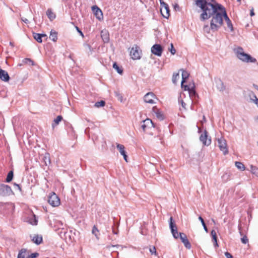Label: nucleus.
I'll list each match as a JSON object with an SVG mask.
<instances>
[{
    "mask_svg": "<svg viewBox=\"0 0 258 258\" xmlns=\"http://www.w3.org/2000/svg\"><path fill=\"white\" fill-rule=\"evenodd\" d=\"M196 5L201 8L203 13L201 15V20L204 21L211 17L219 10L222 12L224 8L213 0H197Z\"/></svg>",
    "mask_w": 258,
    "mask_h": 258,
    "instance_id": "nucleus-1",
    "label": "nucleus"
},
{
    "mask_svg": "<svg viewBox=\"0 0 258 258\" xmlns=\"http://www.w3.org/2000/svg\"><path fill=\"white\" fill-rule=\"evenodd\" d=\"M210 28L213 32L217 31L223 25V14L221 10H219L211 16Z\"/></svg>",
    "mask_w": 258,
    "mask_h": 258,
    "instance_id": "nucleus-2",
    "label": "nucleus"
},
{
    "mask_svg": "<svg viewBox=\"0 0 258 258\" xmlns=\"http://www.w3.org/2000/svg\"><path fill=\"white\" fill-rule=\"evenodd\" d=\"M236 56L241 61L246 62H255L256 60L250 55L245 53L241 47H238L234 49Z\"/></svg>",
    "mask_w": 258,
    "mask_h": 258,
    "instance_id": "nucleus-3",
    "label": "nucleus"
},
{
    "mask_svg": "<svg viewBox=\"0 0 258 258\" xmlns=\"http://www.w3.org/2000/svg\"><path fill=\"white\" fill-rule=\"evenodd\" d=\"M217 146L219 148L220 151H221L224 155H226L228 153V149L227 147V142L226 140L221 137L217 139Z\"/></svg>",
    "mask_w": 258,
    "mask_h": 258,
    "instance_id": "nucleus-4",
    "label": "nucleus"
},
{
    "mask_svg": "<svg viewBox=\"0 0 258 258\" xmlns=\"http://www.w3.org/2000/svg\"><path fill=\"white\" fill-rule=\"evenodd\" d=\"M141 50L136 45L134 46L130 51V55L132 58L134 60L140 59L141 57Z\"/></svg>",
    "mask_w": 258,
    "mask_h": 258,
    "instance_id": "nucleus-5",
    "label": "nucleus"
},
{
    "mask_svg": "<svg viewBox=\"0 0 258 258\" xmlns=\"http://www.w3.org/2000/svg\"><path fill=\"white\" fill-rule=\"evenodd\" d=\"M48 202L52 207H57L60 204V200L54 192H51L49 195Z\"/></svg>",
    "mask_w": 258,
    "mask_h": 258,
    "instance_id": "nucleus-6",
    "label": "nucleus"
},
{
    "mask_svg": "<svg viewBox=\"0 0 258 258\" xmlns=\"http://www.w3.org/2000/svg\"><path fill=\"white\" fill-rule=\"evenodd\" d=\"M161 9L160 12L163 17L168 18L170 16V10L168 5L162 0H160Z\"/></svg>",
    "mask_w": 258,
    "mask_h": 258,
    "instance_id": "nucleus-7",
    "label": "nucleus"
},
{
    "mask_svg": "<svg viewBox=\"0 0 258 258\" xmlns=\"http://www.w3.org/2000/svg\"><path fill=\"white\" fill-rule=\"evenodd\" d=\"M13 194L11 187L6 184L0 185V195L3 197L10 196Z\"/></svg>",
    "mask_w": 258,
    "mask_h": 258,
    "instance_id": "nucleus-8",
    "label": "nucleus"
},
{
    "mask_svg": "<svg viewBox=\"0 0 258 258\" xmlns=\"http://www.w3.org/2000/svg\"><path fill=\"white\" fill-rule=\"evenodd\" d=\"M154 127L153 121L149 118L146 119L141 123V128L144 132H146L147 130Z\"/></svg>",
    "mask_w": 258,
    "mask_h": 258,
    "instance_id": "nucleus-9",
    "label": "nucleus"
},
{
    "mask_svg": "<svg viewBox=\"0 0 258 258\" xmlns=\"http://www.w3.org/2000/svg\"><path fill=\"white\" fill-rule=\"evenodd\" d=\"M170 228L171 229L172 234L173 236L175 238L177 239L179 237V233L178 232L177 227L175 224L174 223L173 221V218L172 217L170 218V223H169Z\"/></svg>",
    "mask_w": 258,
    "mask_h": 258,
    "instance_id": "nucleus-10",
    "label": "nucleus"
},
{
    "mask_svg": "<svg viewBox=\"0 0 258 258\" xmlns=\"http://www.w3.org/2000/svg\"><path fill=\"white\" fill-rule=\"evenodd\" d=\"M200 140L205 146H208L211 143V139H208V132L206 130H205L204 133L201 135Z\"/></svg>",
    "mask_w": 258,
    "mask_h": 258,
    "instance_id": "nucleus-11",
    "label": "nucleus"
},
{
    "mask_svg": "<svg viewBox=\"0 0 258 258\" xmlns=\"http://www.w3.org/2000/svg\"><path fill=\"white\" fill-rule=\"evenodd\" d=\"M151 52L153 54L160 56L163 52V48L161 45L156 44L151 47Z\"/></svg>",
    "mask_w": 258,
    "mask_h": 258,
    "instance_id": "nucleus-12",
    "label": "nucleus"
},
{
    "mask_svg": "<svg viewBox=\"0 0 258 258\" xmlns=\"http://www.w3.org/2000/svg\"><path fill=\"white\" fill-rule=\"evenodd\" d=\"M155 99H157L155 95L152 92L147 93L144 96V101L150 104L155 103Z\"/></svg>",
    "mask_w": 258,
    "mask_h": 258,
    "instance_id": "nucleus-13",
    "label": "nucleus"
},
{
    "mask_svg": "<svg viewBox=\"0 0 258 258\" xmlns=\"http://www.w3.org/2000/svg\"><path fill=\"white\" fill-rule=\"evenodd\" d=\"M188 94H189V98H187V100L189 104H190V108L191 109L193 110V106H192V102H193V99H195L196 97L197 96V94L196 92V91L193 88H191L190 90L188 91Z\"/></svg>",
    "mask_w": 258,
    "mask_h": 258,
    "instance_id": "nucleus-14",
    "label": "nucleus"
},
{
    "mask_svg": "<svg viewBox=\"0 0 258 258\" xmlns=\"http://www.w3.org/2000/svg\"><path fill=\"white\" fill-rule=\"evenodd\" d=\"M179 238L186 248L190 249L191 248V244L184 233H179Z\"/></svg>",
    "mask_w": 258,
    "mask_h": 258,
    "instance_id": "nucleus-15",
    "label": "nucleus"
},
{
    "mask_svg": "<svg viewBox=\"0 0 258 258\" xmlns=\"http://www.w3.org/2000/svg\"><path fill=\"white\" fill-rule=\"evenodd\" d=\"M222 13L223 14V17L226 22L227 27L230 29L231 31H232L233 30V25H232L231 20H230V19L229 18V17H228V16L227 15V13L226 12L225 9L224 10H223Z\"/></svg>",
    "mask_w": 258,
    "mask_h": 258,
    "instance_id": "nucleus-16",
    "label": "nucleus"
},
{
    "mask_svg": "<svg viewBox=\"0 0 258 258\" xmlns=\"http://www.w3.org/2000/svg\"><path fill=\"white\" fill-rule=\"evenodd\" d=\"M92 9L96 17L98 19H101L102 18V13L101 10L96 6H94L92 7Z\"/></svg>",
    "mask_w": 258,
    "mask_h": 258,
    "instance_id": "nucleus-17",
    "label": "nucleus"
},
{
    "mask_svg": "<svg viewBox=\"0 0 258 258\" xmlns=\"http://www.w3.org/2000/svg\"><path fill=\"white\" fill-rule=\"evenodd\" d=\"M0 79L3 81L7 82L10 80V77L6 71L0 69Z\"/></svg>",
    "mask_w": 258,
    "mask_h": 258,
    "instance_id": "nucleus-18",
    "label": "nucleus"
},
{
    "mask_svg": "<svg viewBox=\"0 0 258 258\" xmlns=\"http://www.w3.org/2000/svg\"><path fill=\"white\" fill-rule=\"evenodd\" d=\"M216 87L220 92H223L225 90V86L221 79H218L216 81Z\"/></svg>",
    "mask_w": 258,
    "mask_h": 258,
    "instance_id": "nucleus-19",
    "label": "nucleus"
},
{
    "mask_svg": "<svg viewBox=\"0 0 258 258\" xmlns=\"http://www.w3.org/2000/svg\"><path fill=\"white\" fill-rule=\"evenodd\" d=\"M17 258H28V250L25 248L21 249L19 252Z\"/></svg>",
    "mask_w": 258,
    "mask_h": 258,
    "instance_id": "nucleus-20",
    "label": "nucleus"
},
{
    "mask_svg": "<svg viewBox=\"0 0 258 258\" xmlns=\"http://www.w3.org/2000/svg\"><path fill=\"white\" fill-rule=\"evenodd\" d=\"M153 111L155 113L156 117L158 119L160 120L164 119L163 114L156 106L153 108Z\"/></svg>",
    "mask_w": 258,
    "mask_h": 258,
    "instance_id": "nucleus-21",
    "label": "nucleus"
},
{
    "mask_svg": "<svg viewBox=\"0 0 258 258\" xmlns=\"http://www.w3.org/2000/svg\"><path fill=\"white\" fill-rule=\"evenodd\" d=\"M32 240L35 244L39 245L42 241V236L40 235H35L33 236Z\"/></svg>",
    "mask_w": 258,
    "mask_h": 258,
    "instance_id": "nucleus-22",
    "label": "nucleus"
},
{
    "mask_svg": "<svg viewBox=\"0 0 258 258\" xmlns=\"http://www.w3.org/2000/svg\"><path fill=\"white\" fill-rule=\"evenodd\" d=\"M101 36L103 41L105 43H107L109 41V37L108 32L106 31H102L101 32Z\"/></svg>",
    "mask_w": 258,
    "mask_h": 258,
    "instance_id": "nucleus-23",
    "label": "nucleus"
},
{
    "mask_svg": "<svg viewBox=\"0 0 258 258\" xmlns=\"http://www.w3.org/2000/svg\"><path fill=\"white\" fill-rule=\"evenodd\" d=\"M182 72V81L181 83V87H183V83L186 81V80L189 77V73L184 70H181Z\"/></svg>",
    "mask_w": 258,
    "mask_h": 258,
    "instance_id": "nucleus-24",
    "label": "nucleus"
},
{
    "mask_svg": "<svg viewBox=\"0 0 258 258\" xmlns=\"http://www.w3.org/2000/svg\"><path fill=\"white\" fill-rule=\"evenodd\" d=\"M249 97L250 98V100L252 102L255 103L256 105L258 104V99L253 92H251L249 93Z\"/></svg>",
    "mask_w": 258,
    "mask_h": 258,
    "instance_id": "nucleus-25",
    "label": "nucleus"
},
{
    "mask_svg": "<svg viewBox=\"0 0 258 258\" xmlns=\"http://www.w3.org/2000/svg\"><path fill=\"white\" fill-rule=\"evenodd\" d=\"M116 148L118 150L119 153L121 155L124 154L126 153L124 149V146L123 145L116 144Z\"/></svg>",
    "mask_w": 258,
    "mask_h": 258,
    "instance_id": "nucleus-26",
    "label": "nucleus"
},
{
    "mask_svg": "<svg viewBox=\"0 0 258 258\" xmlns=\"http://www.w3.org/2000/svg\"><path fill=\"white\" fill-rule=\"evenodd\" d=\"M46 15L50 21L53 20L55 18V15L50 9H48L46 11Z\"/></svg>",
    "mask_w": 258,
    "mask_h": 258,
    "instance_id": "nucleus-27",
    "label": "nucleus"
},
{
    "mask_svg": "<svg viewBox=\"0 0 258 258\" xmlns=\"http://www.w3.org/2000/svg\"><path fill=\"white\" fill-rule=\"evenodd\" d=\"M49 38L54 42L56 41L57 39V33L55 31H53L51 30L50 32Z\"/></svg>",
    "mask_w": 258,
    "mask_h": 258,
    "instance_id": "nucleus-28",
    "label": "nucleus"
},
{
    "mask_svg": "<svg viewBox=\"0 0 258 258\" xmlns=\"http://www.w3.org/2000/svg\"><path fill=\"white\" fill-rule=\"evenodd\" d=\"M235 166L240 170L244 171L245 169V167L243 164L240 162L236 161L235 162Z\"/></svg>",
    "mask_w": 258,
    "mask_h": 258,
    "instance_id": "nucleus-29",
    "label": "nucleus"
},
{
    "mask_svg": "<svg viewBox=\"0 0 258 258\" xmlns=\"http://www.w3.org/2000/svg\"><path fill=\"white\" fill-rule=\"evenodd\" d=\"M28 222L32 225H36L37 224L38 221L36 219L35 215L33 214L32 217L29 218Z\"/></svg>",
    "mask_w": 258,
    "mask_h": 258,
    "instance_id": "nucleus-30",
    "label": "nucleus"
},
{
    "mask_svg": "<svg viewBox=\"0 0 258 258\" xmlns=\"http://www.w3.org/2000/svg\"><path fill=\"white\" fill-rule=\"evenodd\" d=\"M34 38L39 43H41L42 41V35L41 34L34 33H33Z\"/></svg>",
    "mask_w": 258,
    "mask_h": 258,
    "instance_id": "nucleus-31",
    "label": "nucleus"
},
{
    "mask_svg": "<svg viewBox=\"0 0 258 258\" xmlns=\"http://www.w3.org/2000/svg\"><path fill=\"white\" fill-rule=\"evenodd\" d=\"M62 119V117L61 115L57 116L56 118L54 119V123L52 124V127L54 128L55 126L57 125Z\"/></svg>",
    "mask_w": 258,
    "mask_h": 258,
    "instance_id": "nucleus-32",
    "label": "nucleus"
},
{
    "mask_svg": "<svg viewBox=\"0 0 258 258\" xmlns=\"http://www.w3.org/2000/svg\"><path fill=\"white\" fill-rule=\"evenodd\" d=\"M239 230L240 231H239L240 234L241 235V236H242V237L241 238V241L242 243H243V244H246L248 242V239L247 236L245 235L243 236V234L242 233V232L240 231V229L239 228Z\"/></svg>",
    "mask_w": 258,
    "mask_h": 258,
    "instance_id": "nucleus-33",
    "label": "nucleus"
},
{
    "mask_svg": "<svg viewBox=\"0 0 258 258\" xmlns=\"http://www.w3.org/2000/svg\"><path fill=\"white\" fill-rule=\"evenodd\" d=\"M113 68L117 71V72L119 74H122L123 71L121 68H120L116 62H114L113 64Z\"/></svg>",
    "mask_w": 258,
    "mask_h": 258,
    "instance_id": "nucleus-34",
    "label": "nucleus"
},
{
    "mask_svg": "<svg viewBox=\"0 0 258 258\" xmlns=\"http://www.w3.org/2000/svg\"><path fill=\"white\" fill-rule=\"evenodd\" d=\"M211 235L212 236L213 239L215 241V246H218L217 243V235H216V232L214 230H212L211 232Z\"/></svg>",
    "mask_w": 258,
    "mask_h": 258,
    "instance_id": "nucleus-35",
    "label": "nucleus"
},
{
    "mask_svg": "<svg viewBox=\"0 0 258 258\" xmlns=\"http://www.w3.org/2000/svg\"><path fill=\"white\" fill-rule=\"evenodd\" d=\"M13 171H10L7 175V177L6 178V182H10V181H12V180L13 179Z\"/></svg>",
    "mask_w": 258,
    "mask_h": 258,
    "instance_id": "nucleus-36",
    "label": "nucleus"
},
{
    "mask_svg": "<svg viewBox=\"0 0 258 258\" xmlns=\"http://www.w3.org/2000/svg\"><path fill=\"white\" fill-rule=\"evenodd\" d=\"M179 78V73H174L172 76V81L174 84H175Z\"/></svg>",
    "mask_w": 258,
    "mask_h": 258,
    "instance_id": "nucleus-37",
    "label": "nucleus"
},
{
    "mask_svg": "<svg viewBox=\"0 0 258 258\" xmlns=\"http://www.w3.org/2000/svg\"><path fill=\"white\" fill-rule=\"evenodd\" d=\"M92 232L93 234L95 235V236L96 237V238L97 239H99V237L98 236V233H99V230H98L97 228L95 226H93V227L92 228Z\"/></svg>",
    "mask_w": 258,
    "mask_h": 258,
    "instance_id": "nucleus-38",
    "label": "nucleus"
},
{
    "mask_svg": "<svg viewBox=\"0 0 258 258\" xmlns=\"http://www.w3.org/2000/svg\"><path fill=\"white\" fill-rule=\"evenodd\" d=\"M250 171L253 173L257 175L258 174V168L253 165H250Z\"/></svg>",
    "mask_w": 258,
    "mask_h": 258,
    "instance_id": "nucleus-39",
    "label": "nucleus"
},
{
    "mask_svg": "<svg viewBox=\"0 0 258 258\" xmlns=\"http://www.w3.org/2000/svg\"><path fill=\"white\" fill-rule=\"evenodd\" d=\"M199 220L201 221V222L202 223V224L203 226L204 229L205 230V231L206 232H208V228H207V226L206 225V224H205V223L204 222V220L203 219V218L201 216H200V217H199Z\"/></svg>",
    "mask_w": 258,
    "mask_h": 258,
    "instance_id": "nucleus-40",
    "label": "nucleus"
},
{
    "mask_svg": "<svg viewBox=\"0 0 258 258\" xmlns=\"http://www.w3.org/2000/svg\"><path fill=\"white\" fill-rule=\"evenodd\" d=\"M178 101L179 102H181V105L182 106V107L184 109H185V106H186V105L187 104H190L187 100V98H186V99H185V101L183 100H180V98H178Z\"/></svg>",
    "mask_w": 258,
    "mask_h": 258,
    "instance_id": "nucleus-41",
    "label": "nucleus"
},
{
    "mask_svg": "<svg viewBox=\"0 0 258 258\" xmlns=\"http://www.w3.org/2000/svg\"><path fill=\"white\" fill-rule=\"evenodd\" d=\"M105 101L101 100L95 103V106L96 107H100L105 105Z\"/></svg>",
    "mask_w": 258,
    "mask_h": 258,
    "instance_id": "nucleus-42",
    "label": "nucleus"
},
{
    "mask_svg": "<svg viewBox=\"0 0 258 258\" xmlns=\"http://www.w3.org/2000/svg\"><path fill=\"white\" fill-rule=\"evenodd\" d=\"M38 255L39 254L37 252L30 254L29 251H28V258H36Z\"/></svg>",
    "mask_w": 258,
    "mask_h": 258,
    "instance_id": "nucleus-43",
    "label": "nucleus"
},
{
    "mask_svg": "<svg viewBox=\"0 0 258 258\" xmlns=\"http://www.w3.org/2000/svg\"><path fill=\"white\" fill-rule=\"evenodd\" d=\"M24 62H25L26 63H28L29 65H32V66L34 65L33 61L30 58H25L24 60Z\"/></svg>",
    "mask_w": 258,
    "mask_h": 258,
    "instance_id": "nucleus-44",
    "label": "nucleus"
},
{
    "mask_svg": "<svg viewBox=\"0 0 258 258\" xmlns=\"http://www.w3.org/2000/svg\"><path fill=\"white\" fill-rule=\"evenodd\" d=\"M149 250L152 254L157 255L156 249L155 246L151 247Z\"/></svg>",
    "mask_w": 258,
    "mask_h": 258,
    "instance_id": "nucleus-45",
    "label": "nucleus"
},
{
    "mask_svg": "<svg viewBox=\"0 0 258 258\" xmlns=\"http://www.w3.org/2000/svg\"><path fill=\"white\" fill-rule=\"evenodd\" d=\"M169 51L172 54H174L176 52V50L174 48L173 45L172 43L170 44V48H169Z\"/></svg>",
    "mask_w": 258,
    "mask_h": 258,
    "instance_id": "nucleus-46",
    "label": "nucleus"
},
{
    "mask_svg": "<svg viewBox=\"0 0 258 258\" xmlns=\"http://www.w3.org/2000/svg\"><path fill=\"white\" fill-rule=\"evenodd\" d=\"M44 160L45 164L46 165H47V162H48L49 164L50 163V159H49V158L48 157H47L46 156H45L44 157Z\"/></svg>",
    "mask_w": 258,
    "mask_h": 258,
    "instance_id": "nucleus-47",
    "label": "nucleus"
},
{
    "mask_svg": "<svg viewBox=\"0 0 258 258\" xmlns=\"http://www.w3.org/2000/svg\"><path fill=\"white\" fill-rule=\"evenodd\" d=\"M115 93L116 96H117L118 97V99L119 100H120V101H122V97L121 96V95L118 92H115Z\"/></svg>",
    "mask_w": 258,
    "mask_h": 258,
    "instance_id": "nucleus-48",
    "label": "nucleus"
},
{
    "mask_svg": "<svg viewBox=\"0 0 258 258\" xmlns=\"http://www.w3.org/2000/svg\"><path fill=\"white\" fill-rule=\"evenodd\" d=\"M225 255L227 258H233L232 255L228 252H226Z\"/></svg>",
    "mask_w": 258,
    "mask_h": 258,
    "instance_id": "nucleus-49",
    "label": "nucleus"
},
{
    "mask_svg": "<svg viewBox=\"0 0 258 258\" xmlns=\"http://www.w3.org/2000/svg\"><path fill=\"white\" fill-rule=\"evenodd\" d=\"M58 227L59 228L63 229V223L61 221L58 222Z\"/></svg>",
    "mask_w": 258,
    "mask_h": 258,
    "instance_id": "nucleus-50",
    "label": "nucleus"
},
{
    "mask_svg": "<svg viewBox=\"0 0 258 258\" xmlns=\"http://www.w3.org/2000/svg\"><path fill=\"white\" fill-rule=\"evenodd\" d=\"M182 88H184V90H185V91H189V90H190L191 89V88H190L187 85H183V87H182Z\"/></svg>",
    "mask_w": 258,
    "mask_h": 258,
    "instance_id": "nucleus-51",
    "label": "nucleus"
},
{
    "mask_svg": "<svg viewBox=\"0 0 258 258\" xmlns=\"http://www.w3.org/2000/svg\"><path fill=\"white\" fill-rule=\"evenodd\" d=\"M21 20L23 22H24V23H25L26 24H28L29 23L28 20L26 18H21Z\"/></svg>",
    "mask_w": 258,
    "mask_h": 258,
    "instance_id": "nucleus-52",
    "label": "nucleus"
},
{
    "mask_svg": "<svg viewBox=\"0 0 258 258\" xmlns=\"http://www.w3.org/2000/svg\"><path fill=\"white\" fill-rule=\"evenodd\" d=\"M112 233L113 234H117L118 233V230H117V231L115 230L114 226H112Z\"/></svg>",
    "mask_w": 258,
    "mask_h": 258,
    "instance_id": "nucleus-53",
    "label": "nucleus"
},
{
    "mask_svg": "<svg viewBox=\"0 0 258 258\" xmlns=\"http://www.w3.org/2000/svg\"><path fill=\"white\" fill-rule=\"evenodd\" d=\"M14 184L15 186H16L18 188L19 190L21 191V188L20 185H19L16 183H15Z\"/></svg>",
    "mask_w": 258,
    "mask_h": 258,
    "instance_id": "nucleus-54",
    "label": "nucleus"
},
{
    "mask_svg": "<svg viewBox=\"0 0 258 258\" xmlns=\"http://www.w3.org/2000/svg\"><path fill=\"white\" fill-rule=\"evenodd\" d=\"M174 8L175 10H176V11L179 10V7L177 4H176L175 5H174Z\"/></svg>",
    "mask_w": 258,
    "mask_h": 258,
    "instance_id": "nucleus-55",
    "label": "nucleus"
},
{
    "mask_svg": "<svg viewBox=\"0 0 258 258\" xmlns=\"http://www.w3.org/2000/svg\"><path fill=\"white\" fill-rule=\"evenodd\" d=\"M123 157V158L124 159V160L126 161V162H127V155L126 154V153H124V154L122 155Z\"/></svg>",
    "mask_w": 258,
    "mask_h": 258,
    "instance_id": "nucleus-56",
    "label": "nucleus"
},
{
    "mask_svg": "<svg viewBox=\"0 0 258 258\" xmlns=\"http://www.w3.org/2000/svg\"><path fill=\"white\" fill-rule=\"evenodd\" d=\"M250 16H253L254 15V13L253 12V10L250 11Z\"/></svg>",
    "mask_w": 258,
    "mask_h": 258,
    "instance_id": "nucleus-57",
    "label": "nucleus"
},
{
    "mask_svg": "<svg viewBox=\"0 0 258 258\" xmlns=\"http://www.w3.org/2000/svg\"><path fill=\"white\" fill-rule=\"evenodd\" d=\"M84 45L88 48L89 49H91V46L88 44H85Z\"/></svg>",
    "mask_w": 258,
    "mask_h": 258,
    "instance_id": "nucleus-58",
    "label": "nucleus"
},
{
    "mask_svg": "<svg viewBox=\"0 0 258 258\" xmlns=\"http://www.w3.org/2000/svg\"><path fill=\"white\" fill-rule=\"evenodd\" d=\"M253 87L256 90L258 91V85L254 84Z\"/></svg>",
    "mask_w": 258,
    "mask_h": 258,
    "instance_id": "nucleus-59",
    "label": "nucleus"
},
{
    "mask_svg": "<svg viewBox=\"0 0 258 258\" xmlns=\"http://www.w3.org/2000/svg\"><path fill=\"white\" fill-rule=\"evenodd\" d=\"M206 119L205 116L204 115L203 116V120L201 122L203 123V122H206Z\"/></svg>",
    "mask_w": 258,
    "mask_h": 258,
    "instance_id": "nucleus-60",
    "label": "nucleus"
},
{
    "mask_svg": "<svg viewBox=\"0 0 258 258\" xmlns=\"http://www.w3.org/2000/svg\"><path fill=\"white\" fill-rule=\"evenodd\" d=\"M41 35H42V37H46L47 36L46 35L44 34H41Z\"/></svg>",
    "mask_w": 258,
    "mask_h": 258,
    "instance_id": "nucleus-61",
    "label": "nucleus"
},
{
    "mask_svg": "<svg viewBox=\"0 0 258 258\" xmlns=\"http://www.w3.org/2000/svg\"><path fill=\"white\" fill-rule=\"evenodd\" d=\"M77 29L79 30L78 28H77ZM78 32H79V33H80V34H81V35L83 36V34L81 31L78 30Z\"/></svg>",
    "mask_w": 258,
    "mask_h": 258,
    "instance_id": "nucleus-62",
    "label": "nucleus"
},
{
    "mask_svg": "<svg viewBox=\"0 0 258 258\" xmlns=\"http://www.w3.org/2000/svg\"><path fill=\"white\" fill-rule=\"evenodd\" d=\"M77 29L79 30L78 28H77ZM78 32H79V33H80V34H81V35L83 36V34L81 31L78 30Z\"/></svg>",
    "mask_w": 258,
    "mask_h": 258,
    "instance_id": "nucleus-63",
    "label": "nucleus"
},
{
    "mask_svg": "<svg viewBox=\"0 0 258 258\" xmlns=\"http://www.w3.org/2000/svg\"><path fill=\"white\" fill-rule=\"evenodd\" d=\"M77 29L79 30L78 28H77ZM78 32H79V33H80V34H81V35L83 36V34L81 31L78 30Z\"/></svg>",
    "mask_w": 258,
    "mask_h": 258,
    "instance_id": "nucleus-64",
    "label": "nucleus"
}]
</instances>
